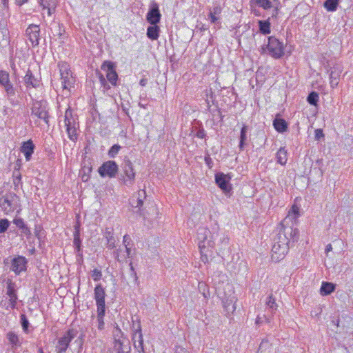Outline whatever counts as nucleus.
<instances>
[{
	"label": "nucleus",
	"instance_id": "nucleus-1",
	"mask_svg": "<svg viewBox=\"0 0 353 353\" xmlns=\"http://www.w3.org/2000/svg\"><path fill=\"white\" fill-rule=\"evenodd\" d=\"M299 216V208L293 205L286 217L281 221L276 229L272 248V260L279 262L288 253L290 243H294L299 238V230L294 228V221Z\"/></svg>",
	"mask_w": 353,
	"mask_h": 353
},
{
	"label": "nucleus",
	"instance_id": "nucleus-2",
	"mask_svg": "<svg viewBox=\"0 0 353 353\" xmlns=\"http://www.w3.org/2000/svg\"><path fill=\"white\" fill-rule=\"evenodd\" d=\"M198 245L203 261H208V250L220 255L228 247L230 239L224 233L211 232L207 228L200 227L197 230Z\"/></svg>",
	"mask_w": 353,
	"mask_h": 353
},
{
	"label": "nucleus",
	"instance_id": "nucleus-3",
	"mask_svg": "<svg viewBox=\"0 0 353 353\" xmlns=\"http://www.w3.org/2000/svg\"><path fill=\"white\" fill-rule=\"evenodd\" d=\"M261 54H268L275 59H281L285 54V46L276 37H269L268 43L261 46Z\"/></svg>",
	"mask_w": 353,
	"mask_h": 353
},
{
	"label": "nucleus",
	"instance_id": "nucleus-4",
	"mask_svg": "<svg viewBox=\"0 0 353 353\" xmlns=\"http://www.w3.org/2000/svg\"><path fill=\"white\" fill-rule=\"evenodd\" d=\"M77 119V116L73 114L72 110L69 107L65 112L64 123L68 138L72 141H75L78 139L79 122Z\"/></svg>",
	"mask_w": 353,
	"mask_h": 353
},
{
	"label": "nucleus",
	"instance_id": "nucleus-5",
	"mask_svg": "<svg viewBox=\"0 0 353 353\" xmlns=\"http://www.w3.org/2000/svg\"><path fill=\"white\" fill-rule=\"evenodd\" d=\"M19 197L13 192L6 194L0 199V210L5 214H9L15 210H20Z\"/></svg>",
	"mask_w": 353,
	"mask_h": 353
},
{
	"label": "nucleus",
	"instance_id": "nucleus-6",
	"mask_svg": "<svg viewBox=\"0 0 353 353\" xmlns=\"http://www.w3.org/2000/svg\"><path fill=\"white\" fill-rule=\"evenodd\" d=\"M58 67L60 71L62 88L63 90H70L74 86L76 81L70 65L66 62H59Z\"/></svg>",
	"mask_w": 353,
	"mask_h": 353
},
{
	"label": "nucleus",
	"instance_id": "nucleus-7",
	"mask_svg": "<svg viewBox=\"0 0 353 353\" xmlns=\"http://www.w3.org/2000/svg\"><path fill=\"white\" fill-rule=\"evenodd\" d=\"M136 173L132 163L130 160L124 161L122 165V172L120 174L119 180L125 186L130 187L134 185Z\"/></svg>",
	"mask_w": 353,
	"mask_h": 353
},
{
	"label": "nucleus",
	"instance_id": "nucleus-8",
	"mask_svg": "<svg viewBox=\"0 0 353 353\" xmlns=\"http://www.w3.org/2000/svg\"><path fill=\"white\" fill-rule=\"evenodd\" d=\"M6 296L8 298V301H2L1 305L5 307L6 310L15 308L18 300L17 291L15 289V284L12 282H9L7 284Z\"/></svg>",
	"mask_w": 353,
	"mask_h": 353
},
{
	"label": "nucleus",
	"instance_id": "nucleus-9",
	"mask_svg": "<svg viewBox=\"0 0 353 353\" xmlns=\"http://www.w3.org/2000/svg\"><path fill=\"white\" fill-rule=\"evenodd\" d=\"M77 330L74 328L69 329L58 341V344L56 347L57 353L65 352L67 350L70 343L74 337L77 336Z\"/></svg>",
	"mask_w": 353,
	"mask_h": 353
},
{
	"label": "nucleus",
	"instance_id": "nucleus-10",
	"mask_svg": "<svg viewBox=\"0 0 353 353\" xmlns=\"http://www.w3.org/2000/svg\"><path fill=\"white\" fill-rule=\"evenodd\" d=\"M119 170L118 165L114 161L104 162L98 169V172L101 177L114 178Z\"/></svg>",
	"mask_w": 353,
	"mask_h": 353
},
{
	"label": "nucleus",
	"instance_id": "nucleus-11",
	"mask_svg": "<svg viewBox=\"0 0 353 353\" xmlns=\"http://www.w3.org/2000/svg\"><path fill=\"white\" fill-rule=\"evenodd\" d=\"M32 115L40 119H43L46 124L49 123V115L47 110L46 102L37 101L33 103L32 108Z\"/></svg>",
	"mask_w": 353,
	"mask_h": 353
},
{
	"label": "nucleus",
	"instance_id": "nucleus-12",
	"mask_svg": "<svg viewBox=\"0 0 353 353\" xmlns=\"http://www.w3.org/2000/svg\"><path fill=\"white\" fill-rule=\"evenodd\" d=\"M101 68L105 72L107 80L112 86H116L117 84L118 74L116 72L115 65L110 61H104Z\"/></svg>",
	"mask_w": 353,
	"mask_h": 353
},
{
	"label": "nucleus",
	"instance_id": "nucleus-13",
	"mask_svg": "<svg viewBox=\"0 0 353 353\" xmlns=\"http://www.w3.org/2000/svg\"><path fill=\"white\" fill-rule=\"evenodd\" d=\"M231 177L223 172H218L215 174V183L218 187L225 194H230L232 191V186L230 183Z\"/></svg>",
	"mask_w": 353,
	"mask_h": 353
},
{
	"label": "nucleus",
	"instance_id": "nucleus-14",
	"mask_svg": "<svg viewBox=\"0 0 353 353\" xmlns=\"http://www.w3.org/2000/svg\"><path fill=\"white\" fill-rule=\"evenodd\" d=\"M0 84L4 88L8 97L15 95V90L10 81V75L8 72L0 70Z\"/></svg>",
	"mask_w": 353,
	"mask_h": 353
},
{
	"label": "nucleus",
	"instance_id": "nucleus-15",
	"mask_svg": "<svg viewBox=\"0 0 353 353\" xmlns=\"http://www.w3.org/2000/svg\"><path fill=\"white\" fill-rule=\"evenodd\" d=\"M39 26L35 24L30 25L26 30V34L33 47L38 46L39 43Z\"/></svg>",
	"mask_w": 353,
	"mask_h": 353
},
{
	"label": "nucleus",
	"instance_id": "nucleus-16",
	"mask_svg": "<svg viewBox=\"0 0 353 353\" xmlns=\"http://www.w3.org/2000/svg\"><path fill=\"white\" fill-rule=\"evenodd\" d=\"M94 299L97 310H105V289L101 284H97L94 290Z\"/></svg>",
	"mask_w": 353,
	"mask_h": 353
},
{
	"label": "nucleus",
	"instance_id": "nucleus-17",
	"mask_svg": "<svg viewBox=\"0 0 353 353\" xmlns=\"http://www.w3.org/2000/svg\"><path fill=\"white\" fill-rule=\"evenodd\" d=\"M28 261L22 256H18L12 261L11 270L16 274H19L21 272L26 270Z\"/></svg>",
	"mask_w": 353,
	"mask_h": 353
},
{
	"label": "nucleus",
	"instance_id": "nucleus-18",
	"mask_svg": "<svg viewBox=\"0 0 353 353\" xmlns=\"http://www.w3.org/2000/svg\"><path fill=\"white\" fill-rule=\"evenodd\" d=\"M343 69V66L338 63L331 68L330 70V83L332 88H334L338 85Z\"/></svg>",
	"mask_w": 353,
	"mask_h": 353
},
{
	"label": "nucleus",
	"instance_id": "nucleus-19",
	"mask_svg": "<svg viewBox=\"0 0 353 353\" xmlns=\"http://www.w3.org/2000/svg\"><path fill=\"white\" fill-rule=\"evenodd\" d=\"M113 350L116 353H130L131 346L128 339H118L114 341Z\"/></svg>",
	"mask_w": 353,
	"mask_h": 353
},
{
	"label": "nucleus",
	"instance_id": "nucleus-20",
	"mask_svg": "<svg viewBox=\"0 0 353 353\" xmlns=\"http://www.w3.org/2000/svg\"><path fill=\"white\" fill-rule=\"evenodd\" d=\"M161 17V14L159 12L158 5L154 4L146 15L148 22L151 25H156L160 22Z\"/></svg>",
	"mask_w": 353,
	"mask_h": 353
},
{
	"label": "nucleus",
	"instance_id": "nucleus-21",
	"mask_svg": "<svg viewBox=\"0 0 353 353\" xmlns=\"http://www.w3.org/2000/svg\"><path fill=\"white\" fill-rule=\"evenodd\" d=\"M35 145L31 139L24 141L20 148V151L24 154L26 160L29 161L34 152Z\"/></svg>",
	"mask_w": 353,
	"mask_h": 353
},
{
	"label": "nucleus",
	"instance_id": "nucleus-22",
	"mask_svg": "<svg viewBox=\"0 0 353 353\" xmlns=\"http://www.w3.org/2000/svg\"><path fill=\"white\" fill-rule=\"evenodd\" d=\"M73 244L77 256L82 257L81 240L80 239V224L77 223L74 225V232L73 234Z\"/></svg>",
	"mask_w": 353,
	"mask_h": 353
},
{
	"label": "nucleus",
	"instance_id": "nucleus-23",
	"mask_svg": "<svg viewBox=\"0 0 353 353\" xmlns=\"http://www.w3.org/2000/svg\"><path fill=\"white\" fill-rule=\"evenodd\" d=\"M38 3L43 10H48V16H51L54 13L57 6V0H38Z\"/></svg>",
	"mask_w": 353,
	"mask_h": 353
},
{
	"label": "nucleus",
	"instance_id": "nucleus-24",
	"mask_svg": "<svg viewBox=\"0 0 353 353\" xmlns=\"http://www.w3.org/2000/svg\"><path fill=\"white\" fill-rule=\"evenodd\" d=\"M236 301V299L234 296L228 298L223 301V305L225 312H227V315H230L235 311L236 308L235 305Z\"/></svg>",
	"mask_w": 353,
	"mask_h": 353
},
{
	"label": "nucleus",
	"instance_id": "nucleus-25",
	"mask_svg": "<svg viewBox=\"0 0 353 353\" xmlns=\"http://www.w3.org/2000/svg\"><path fill=\"white\" fill-rule=\"evenodd\" d=\"M24 82L27 87L37 88L39 86L40 81L38 79L35 78L32 72L28 70L24 77Z\"/></svg>",
	"mask_w": 353,
	"mask_h": 353
},
{
	"label": "nucleus",
	"instance_id": "nucleus-26",
	"mask_svg": "<svg viewBox=\"0 0 353 353\" xmlns=\"http://www.w3.org/2000/svg\"><path fill=\"white\" fill-rule=\"evenodd\" d=\"M132 340L135 350H137L139 353H145L142 333L139 332V335L132 336Z\"/></svg>",
	"mask_w": 353,
	"mask_h": 353
},
{
	"label": "nucleus",
	"instance_id": "nucleus-27",
	"mask_svg": "<svg viewBox=\"0 0 353 353\" xmlns=\"http://www.w3.org/2000/svg\"><path fill=\"white\" fill-rule=\"evenodd\" d=\"M248 126L243 124L241 129L239 137V150L241 151L244 150L245 146L248 144Z\"/></svg>",
	"mask_w": 353,
	"mask_h": 353
},
{
	"label": "nucleus",
	"instance_id": "nucleus-28",
	"mask_svg": "<svg viewBox=\"0 0 353 353\" xmlns=\"http://www.w3.org/2000/svg\"><path fill=\"white\" fill-rule=\"evenodd\" d=\"M273 126L279 132H286L288 128V123L283 119L275 118L273 121Z\"/></svg>",
	"mask_w": 353,
	"mask_h": 353
},
{
	"label": "nucleus",
	"instance_id": "nucleus-29",
	"mask_svg": "<svg viewBox=\"0 0 353 353\" xmlns=\"http://www.w3.org/2000/svg\"><path fill=\"white\" fill-rule=\"evenodd\" d=\"M104 237L107 240V247L109 249H113L115 247V239L114 236V232L112 228H106Z\"/></svg>",
	"mask_w": 353,
	"mask_h": 353
},
{
	"label": "nucleus",
	"instance_id": "nucleus-30",
	"mask_svg": "<svg viewBox=\"0 0 353 353\" xmlns=\"http://www.w3.org/2000/svg\"><path fill=\"white\" fill-rule=\"evenodd\" d=\"M160 28L156 25H152L147 28V37L151 40H157L159 37Z\"/></svg>",
	"mask_w": 353,
	"mask_h": 353
},
{
	"label": "nucleus",
	"instance_id": "nucleus-31",
	"mask_svg": "<svg viewBox=\"0 0 353 353\" xmlns=\"http://www.w3.org/2000/svg\"><path fill=\"white\" fill-rule=\"evenodd\" d=\"M276 162L282 165L286 164L288 161V152L285 147H281L276 154Z\"/></svg>",
	"mask_w": 353,
	"mask_h": 353
},
{
	"label": "nucleus",
	"instance_id": "nucleus-32",
	"mask_svg": "<svg viewBox=\"0 0 353 353\" xmlns=\"http://www.w3.org/2000/svg\"><path fill=\"white\" fill-rule=\"evenodd\" d=\"M335 290V285L330 282L323 281L321 284L320 293L323 296H327L333 292Z\"/></svg>",
	"mask_w": 353,
	"mask_h": 353
},
{
	"label": "nucleus",
	"instance_id": "nucleus-33",
	"mask_svg": "<svg viewBox=\"0 0 353 353\" xmlns=\"http://www.w3.org/2000/svg\"><path fill=\"white\" fill-rule=\"evenodd\" d=\"M130 204L134 208H138V212H139L140 215H141L144 219H145V214L141 210V207L143 206L142 201L140 199H138L137 196H132L130 199Z\"/></svg>",
	"mask_w": 353,
	"mask_h": 353
},
{
	"label": "nucleus",
	"instance_id": "nucleus-34",
	"mask_svg": "<svg viewBox=\"0 0 353 353\" xmlns=\"http://www.w3.org/2000/svg\"><path fill=\"white\" fill-rule=\"evenodd\" d=\"M259 31L263 34H268L271 32V23L269 20L259 21Z\"/></svg>",
	"mask_w": 353,
	"mask_h": 353
},
{
	"label": "nucleus",
	"instance_id": "nucleus-35",
	"mask_svg": "<svg viewBox=\"0 0 353 353\" xmlns=\"http://www.w3.org/2000/svg\"><path fill=\"white\" fill-rule=\"evenodd\" d=\"M6 337L9 341L10 343L12 345V347H17L21 346V343L19 341V339L17 334H16L13 332H8L7 333Z\"/></svg>",
	"mask_w": 353,
	"mask_h": 353
},
{
	"label": "nucleus",
	"instance_id": "nucleus-36",
	"mask_svg": "<svg viewBox=\"0 0 353 353\" xmlns=\"http://www.w3.org/2000/svg\"><path fill=\"white\" fill-rule=\"evenodd\" d=\"M105 310H97V321H98V329L102 330L104 328V316Z\"/></svg>",
	"mask_w": 353,
	"mask_h": 353
},
{
	"label": "nucleus",
	"instance_id": "nucleus-37",
	"mask_svg": "<svg viewBox=\"0 0 353 353\" xmlns=\"http://www.w3.org/2000/svg\"><path fill=\"white\" fill-rule=\"evenodd\" d=\"M114 258L120 263L126 261L128 255H125V252L122 249H117L114 252Z\"/></svg>",
	"mask_w": 353,
	"mask_h": 353
},
{
	"label": "nucleus",
	"instance_id": "nucleus-38",
	"mask_svg": "<svg viewBox=\"0 0 353 353\" xmlns=\"http://www.w3.org/2000/svg\"><path fill=\"white\" fill-rule=\"evenodd\" d=\"M132 322H133V324L132 326V332H133L132 336L139 335V332L142 333L140 319L138 318L137 319V320L132 319Z\"/></svg>",
	"mask_w": 353,
	"mask_h": 353
},
{
	"label": "nucleus",
	"instance_id": "nucleus-39",
	"mask_svg": "<svg viewBox=\"0 0 353 353\" xmlns=\"http://www.w3.org/2000/svg\"><path fill=\"white\" fill-rule=\"evenodd\" d=\"M339 0H326L324 3V7L328 11H335L337 8Z\"/></svg>",
	"mask_w": 353,
	"mask_h": 353
},
{
	"label": "nucleus",
	"instance_id": "nucleus-40",
	"mask_svg": "<svg viewBox=\"0 0 353 353\" xmlns=\"http://www.w3.org/2000/svg\"><path fill=\"white\" fill-rule=\"evenodd\" d=\"M319 94L316 92H312L309 94L307 98V102L313 105H316L319 101Z\"/></svg>",
	"mask_w": 353,
	"mask_h": 353
},
{
	"label": "nucleus",
	"instance_id": "nucleus-41",
	"mask_svg": "<svg viewBox=\"0 0 353 353\" xmlns=\"http://www.w3.org/2000/svg\"><path fill=\"white\" fill-rule=\"evenodd\" d=\"M255 3L264 10L270 9L272 7L270 0H254Z\"/></svg>",
	"mask_w": 353,
	"mask_h": 353
},
{
	"label": "nucleus",
	"instance_id": "nucleus-42",
	"mask_svg": "<svg viewBox=\"0 0 353 353\" xmlns=\"http://www.w3.org/2000/svg\"><path fill=\"white\" fill-rule=\"evenodd\" d=\"M266 305L272 310L275 311L277 309V304L276 303L275 299L273 297L272 294L268 296L266 301Z\"/></svg>",
	"mask_w": 353,
	"mask_h": 353
},
{
	"label": "nucleus",
	"instance_id": "nucleus-43",
	"mask_svg": "<svg viewBox=\"0 0 353 353\" xmlns=\"http://www.w3.org/2000/svg\"><path fill=\"white\" fill-rule=\"evenodd\" d=\"M121 147L118 144L113 145L108 150V156L110 158H114L119 153Z\"/></svg>",
	"mask_w": 353,
	"mask_h": 353
},
{
	"label": "nucleus",
	"instance_id": "nucleus-44",
	"mask_svg": "<svg viewBox=\"0 0 353 353\" xmlns=\"http://www.w3.org/2000/svg\"><path fill=\"white\" fill-rule=\"evenodd\" d=\"M10 222L8 219H0V234L4 233L8 228Z\"/></svg>",
	"mask_w": 353,
	"mask_h": 353
},
{
	"label": "nucleus",
	"instance_id": "nucleus-45",
	"mask_svg": "<svg viewBox=\"0 0 353 353\" xmlns=\"http://www.w3.org/2000/svg\"><path fill=\"white\" fill-rule=\"evenodd\" d=\"M21 326L25 332H28V326H29V321L26 317V316L23 314H21Z\"/></svg>",
	"mask_w": 353,
	"mask_h": 353
},
{
	"label": "nucleus",
	"instance_id": "nucleus-46",
	"mask_svg": "<svg viewBox=\"0 0 353 353\" xmlns=\"http://www.w3.org/2000/svg\"><path fill=\"white\" fill-rule=\"evenodd\" d=\"M113 336H114V341H117L118 339H127L124 336L123 333L122 332L121 330L117 327L114 332H113Z\"/></svg>",
	"mask_w": 353,
	"mask_h": 353
},
{
	"label": "nucleus",
	"instance_id": "nucleus-47",
	"mask_svg": "<svg viewBox=\"0 0 353 353\" xmlns=\"http://www.w3.org/2000/svg\"><path fill=\"white\" fill-rule=\"evenodd\" d=\"M21 174L19 170H14L13 172V183L15 186H18L21 183Z\"/></svg>",
	"mask_w": 353,
	"mask_h": 353
},
{
	"label": "nucleus",
	"instance_id": "nucleus-48",
	"mask_svg": "<svg viewBox=\"0 0 353 353\" xmlns=\"http://www.w3.org/2000/svg\"><path fill=\"white\" fill-rule=\"evenodd\" d=\"M205 288H206V285L205 283H203V282H199V290L201 292L202 291V294L203 296L205 297V298H208V296H210V292H209V290H205Z\"/></svg>",
	"mask_w": 353,
	"mask_h": 353
},
{
	"label": "nucleus",
	"instance_id": "nucleus-49",
	"mask_svg": "<svg viewBox=\"0 0 353 353\" xmlns=\"http://www.w3.org/2000/svg\"><path fill=\"white\" fill-rule=\"evenodd\" d=\"M101 271L95 268L92 271V277L94 281H98L101 279Z\"/></svg>",
	"mask_w": 353,
	"mask_h": 353
},
{
	"label": "nucleus",
	"instance_id": "nucleus-50",
	"mask_svg": "<svg viewBox=\"0 0 353 353\" xmlns=\"http://www.w3.org/2000/svg\"><path fill=\"white\" fill-rule=\"evenodd\" d=\"M99 79L101 85L103 87L104 89L108 90L110 88V85L107 83L105 78L101 73L99 74Z\"/></svg>",
	"mask_w": 353,
	"mask_h": 353
},
{
	"label": "nucleus",
	"instance_id": "nucleus-51",
	"mask_svg": "<svg viewBox=\"0 0 353 353\" xmlns=\"http://www.w3.org/2000/svg\"><path fill=\"white\" fill-rule=\"evenodd\" d=\"M222 8L221 6L219 3L214 4L212 9L210 10V12L215 14V15H219L221 13Z\"/></svg>",
	"mask_w": 353,
	"mask_h": 353
},
{
	"label": "nucleus",
	"instance_id": "nucleus-52",
	"mask_svg": "<svg viewBox=\"0 0 353 353\" xmlns=\"http://www.w3.org/2000/svg\"><path fill=\"white\" fill-rule=\"evenodd\" d=\"M14 223L17 225V227H18L19 229H21V230L23 228H24L26 226H27L25 224L23 219H21V218L15 219L14 220Z\"/></svg>",
	"mask_w": 353,
	"mask_h": 353
},
{
	"label": "nucleus",
	"instance_id": "nucleus-53",
	"mask_svg": "<svg viewBox=\"0 0 353 353\" xmlns=\"http://www.w3.org/2000/svg\"><path fill=\"white\" fill-rule=\"evenodd\" d=\"M138 199H140L142 201V203H143L144 199L146 198V192L145 190H140L138 193L137 196H136Z\"/></svg>",
	"mask_w": 353,
	"mask_h": 353
},
{
	"label": "nucleus",
	"instance_id": "nucleus-54",
	"mask_svg": "<svg viewBox=\"0 0 353 353\" xmlns=\"http://www.w3.org/2000/svg\"><path fill=\"white\" fill-rule=\"evenodd\" d=\"M41 230H42V228L41 225H36L35 226V228H34V234L35 236L39 239H40L41 238Z\"/></svg>",
	"mask_w": 353,
	"mask_h": 353
},
{
	"label": "nucleus",
	"instance_id": "nucleus-55",
	"mask_svg": "<svg viewBox=\"0 0 353 353\" xmlns=\"http://www.w3.org/2000/svg\"><path fill=\"white\" fill-rule=\"evenodd\" d=\"M196 136L199 139H203L206 136L205 131L203 128L199 129Z\"/></svg>",
	"mask_w": 353,
	"mask_h": 353
},
{
	"label": "nucleus",
	"instance_id": "nucleus-56",
	"mask_svg": "<svg viewBox=\"0 0 353 353\" xmlns=\"http://www.w3.org/2000/svg\"><path fill=\"white\" fill-rule=\"evenodd\" d=\"M324 134L321 129H316L315 130V138L316 140H319L321 137H323Z\"/></svg>",
	"mask_w": 353,
	"mask_h": 353
},
{
	"label": "nucleus",
	"instance_id": "nucleus-57",
	"mask_svg": "<svg viewBox=\"0 0 353 353\" xmlns=\"http://www.w3.org/2000/svg\"><path fill=\"white\" fill-rule=\"evenodd\" d=\"M130 242H131V239H130V236L128 234H125L123 236V243L124 246H125V245H130Z\"/></svg>",
	"mask_w": 353,
	"mask_h": 353
},
{
	"label": "nucleus",
	"instance_id": "nucleus-58",
	"mask_svg": "<svg viewBox=\"0 0 353 353\" xmlns=\"http://www.w3.org/2000/svg\"><path fill=\"white\" fill-rule=\"evenodd\" d=\"M208 17L212 23H215L219 20V17H217L216 15L211 12H210Z\"/></svg>",
	"mask_w": 353,
	"mask_h": 353
},
{
	"label": "nucleus",
	"instance_id": "nucleus-59",
	"mask_svg": "<svg viewBox=\"0 0 353 353\" xmlns=\"http://www.w3.org/2000/svg\"><path fill=\"white\" fill-rule=\"evenodd\" d=\"M131 251H132L131 247H130V245H125V250H123V252H125V255H128V258L132 257L131 256Z\"/></svg>",
	"mask_w": 353,
	"mask_h": 353
},
{
	"label": "nucleus",
	"instance_id": "nucleus-60",
	"mask_svg": "<svg viewBox=\"0 0 353 353\" xmlns=\"http://www.w3.org/2000/svg\"><path fill=\"white\" fill-rule=\"evenodd\" d=\"M22 232L26 236H30L31 234L30 230L28 226H26L24 228L22 229Z\"/></svg>",
	"mask_w": 353,
	"mask_h": 353
},
{
	"label": "nucleus",
	"instance_id": "nucleus-61",
	"mask_svg": "<svg viewBox=\"0 0 353 353\" xmlns=\"http://www.w3.org/2000/svg\"><path fill=\"white\" fill-rule=\"evenodd\" d=\"M205 162L208 165V167L210 168L212 167L211 164L212 163V161L211 158L209 156L205 157Z\"/></svg>",
	"mask_w": 353,
	"mask_h": 353
},
{
	"label": "nucleus",
	"instance_id": "nucleus-62",
	"mask_svg": "<svg viewBox=\"0 0 353 353\" xmlns=\"http://www.w3.org/2000/svg\"><path fill=\"white\" fill-rule=\"evenodd\" d=\"M83 337H84V334H81L77 340H76V342H79V345L81 346L82 344H83Z\"/></svg>",
	"mask_w": 353,
	"mask_h": 353
},
{
	"label": "nucleus",
	"instance_id": "nucleus-63",
	"mask_svg": "<svg viewBox=\"0 0 353 353\" xmlns=\"http://www.w3.org/2000/svg\"><path fill=\"white\" fill-rule=\"evenodd\" d=\"M147 83H148V80H147V79H144V78H143V79H141L140 80V81H139V85L143 87V86H145V85H146Z\"/></svg>",
	"mask_w": 353,
	"mask_h": 353
},
{
	"label": "nucleus",
	"instance_id": "nucleus-64",
	"mask_svg": "<svg viewBox=\"0 0 353 353\" xmlns=\"http://www.w3.org/2000/svg\"><path fill=\"white\" fill-rule=\"evenodd\" d=\"M28 0H16V3L21 6H22L23 4L26 3L28 2Z\"/></svg>",
	"mask_w": 353,
	"mask_h": 353
}]
</instances>
